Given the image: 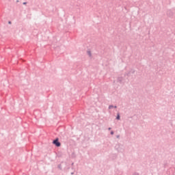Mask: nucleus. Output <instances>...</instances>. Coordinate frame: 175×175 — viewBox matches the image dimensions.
Listing matches in <instances>:
<instances>
[{"label": "nucleus", "mask_w": 175, "mask_h": 175, "mask_svg": "<svg viewBox=\"0 0 175 175\" xmlns=\"http://www.w3.org/2000/svg\"><path fill=\"white\" fill-rule=\"evenodd\" d=\"M53 144L55 145L57 147H60L61 146V143L58 141V139H55L53 142Z\"/></svg>", "instance_id": "nucleus-1"}, {"label": "nucleus", "mask_w": 175, "mask_h": 175, "mask_svg": "<svg viewBox=\"0 0 175 175\" xmlns=\"http://www.w3.org/2000/svg\"><path fill=\"white\" fill-rule=\"evenodd\" d=\"M116 119H117L118 120H120V114H118Z\"/></svg>", "instance_id": "nucleus-2"}, {"label": "nucleus", "mask_w": 175, "mask_h": 175, "mask_svg": "<svg viewBox=\"0 0 175 175\" xmlns=\"http://www.w3.org/2000/svg\"><path fill=\"white\" fill-rule=\"evenodd\" d=\"M114 107L113 105H109V109H112Z\"/></svg>", "instance_id": "nucleus-3"}, {"label": "nucleus", "mask_w": 175, "mask_h": 175, "mask_svg": "<svg viewBox=\"0 0 175 175\" xmlns=\"http://www.w3.org/2000/svg\"><path fill=\"white\" fill-rule=\"evenodd\" d=\"M88 53L89 56H91V52H88Z\"/></svg>", "instance_id": "nucleus-4"}, {"label": "nucleus", "mask_w": 175, "mask_h": 175, "mask_svg": "<svg viewBox=\"0 0 175 175\" xmlns=\"http://www.w3.org/2000/svg\"><path fill=\"white\" fill-rule=\"evenodd\" d=\"M111 135H113V134H114L113 131H111Z\"/></svg>", "instance_id": "nucleus-5"}, {"label": "nucleus", "mask_w": 175, "mask_h": 175, "mask_svg": "<svg viewBox=\"0 0 175 175\" xmlns=\"http://www.w3.org/2000/svg\"><path fill=\"white\" fill-rule=\"evenodd\" d=\"M8 24H12V23L11 22H8Z\"/></svg>", "instance_id": "nucleus-6"}, {"label": "nucleus", "mask_w": 175, "mask_h": 175, "mask_svg": "<svg viewBox=\"0 0 175 175\" xmlns=\"http://www.w3.org/2000/svg\"><path fill=\"white\" fill-rule=\"evenodd\" d=\"M114 108L116 109V108H117V106H115Z\"/></svg>", "instance_id": "nucleus-7"}, {"label": "nucleus", "mask_w": 175, "mask_h": 175, "mask_svg": "<svg viewBox=\"0 0 175 175\" xmlns=\"http://www.w3.org/2000/svg\"><path fill=\"white\" fill-rule=\"evenodd\" d=\"M23 5H26V3H23Z\"/></svg>", "instance_id": "nucleus-8"}]
</instances>
